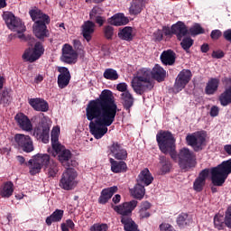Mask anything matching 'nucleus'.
Wrapping results in <instances>:
<instances>
[{
    "label": "nucleus",
    "mask_w": 231,
    "mask_h": 231,
    "mask_svg": "<svg viewBox=\"0 0 231 231\" xmlns=\"http://www.w3.org/2000/svg\"><path fill=\"white\" fill-rule=\"evenodd\" d=\"M154 178H152V175L151 174V171H149V169L143 170L137 179V183L139 185H146L149 186L151 183H152Z\"/></svg>",
    "instance_id": "obj_26"
},
{
    "label": "nucleus",
    "mask_w": 231,
    "mask_h": 231,
    "mask_svg": "<svg viewBox=\"0 0 231 231\" xmlns=\"http://www.w3.org/2000/svg\"><path fill=\"white\" fill-rule=\"evenodd\" d=\"M3 19L5 21V24H7V27L9 30H12V32H16L18 33L17 37L18 39H23L24 38V32H26V26H24V23L21 21V19L16 18L14 14L10 12H5L3 14Z\"/></svg>",
    "instance_id": "obj_7"
},
{
    "label": "nucleus",
    "mask_w": 231,
    "mask_h": 231,
    "mask_svg": "<svg viewBox=\"0 0 231 231\" xmlns=\"http://www.w3.org/2000/svg\"><path fill=\"white\" fill-rule=\"evenodd\" d=\"M116 89H117V91H121L122 93H125V92H127V84H125V83H119L116 86Z\"/></svg>",
    "instance_id": "obj_53"
},
{
    "label": "nucleus",
    "mask_w": 231,
    "mask_h": 231,
    "mask_svg": "<svg viewBox=\"0 0 231 231\" xmlns=\"http://www.w3.org/2000/svg\"><path fill=\"white\" fill-rule=\"evenodd\" d=\"M109 162L111 165V171L115 174L127 172V163H125V162H118V161H115V159L113 158H110Z\"/></svg>",
    "instance_id": "obj_25"
},
{
    "label": "nucleus",
    "mask_w": 231,
    "mask_h": 231,
    "mask_svg": "<svg viewBox=\"0 0 231 231\" xmlns=\"http://www.w3.org/2000/svg\"><path fill=\"white\" fill-rule=\"evenodd\" d=\"M120 199H122V197L118 194H116L113 199L112 201L116 205V203H120Z\"/></svg>",
    "instance_id": "obj_60"
},
{
    "label": "nucleus",
    "mask_w": 231,
    "mask_h": 231,
    "mask_svg": "<svg viewBox=\"0 0 231 231\" xmlns=\"http://www.w3.org/2000/svg\"><path fill=\"white\" fill-rule=\"evenodd\" d=\"M73 230L75 228V223H73V220L67 219L64 223L61 224V231H69Z\"/></svg>",
    "instance_id": "obj_42"
},
{
    "label": "nucleus",
    "mask_w": 231,
    "mask_h": 231,
    "mask_svg": "<svg viewBox=\"0 0 231 231\" xmlns=\"http://www.w3.org/2000/svg\"><path fill=\"white\" fill-rule=\"evenodd\" d=\"M109 23L114 26H124L129 23V19L124 14H117L109 19Z\"/></svg>",
    "instance_id": "obj_32"
},
{
    "label": "nucleus",
    "mask_w": 231,
    "mask_h": 231,
    "mask_svg": "<svg viewBox=\"0 0 231 231\" xmlns=\"http://www.w3.org/2000/svg\"><path fill=\"white\" fill-rule=\"evenodd\" d=\"M212 57L213 59H223V57H225V52H223L222 51H213Z\"/></svg>",
    "instance_id": "obj_54"
},
{
    "label": "nucleus",
    "mask_w": 231,
    "mask_h": 231,
    "mask_svg": "<svg viewBox=\"0 0 231 231\" xmlns=\"http://www.w3.org/2000/svg\"><path fill=\"white\" fill-rule=\"evenodd\" d=\"M190 79H192V72L189 69H182L175 80L174 92L180 93V91L185 89V86L190 82Z\"/></svg>",
    "instance_id": "obj_13"
},
{
    "label": "nucleus",
    "mask_w": 231,
    "mask_h": 231,
    "mask_svg": "<svg viewBox=\"0 0 231 231\" xmlns=\"http://www.w3.org/2000/svg\"><path fill=\"white\" fill-rule=\"evenodd\" d=\"M118 111V106L111 90L105 89L99 98L89 101L86 108V116L90 121V133L96 140H100L107 134V127L113 125Z\"/></svg>",
    "instance_id": "obj_1"
},
{
    "label": "nucleus",
    "mask_w": 231,
    "mask_h": 231,
    "mask_svg": "<svg viewBox=\"0 0 231 231\" xmlns=\"http://www.w3.org/2000/svg\"><path fill=\"white\" fill-rule=\"evenodd\" d=\"M201 51L202 53H207V51H208V44H203L201 46Z\"/></svg>",
    "instance_id": "obj_61"
},
{
    "label": "nucleus",
    "mask_w": 231,
    "mask_h": 231,
    "mask_svg": "<svg viewBox=\"0 0 231 231\" xmlns=\"http://www.w3.org/2000/svg\"><path fill=\"white\" fill-rule=\"evenodd\" d=\"M42 53H44V47H42V44L37 42L33 49L29 48L25 50L23 54V59L26 62H35V60L41 59Z\"/></svg>",
    "instance_id": "obj_14"
},
{
    "label": "nucleus",
    "mask_w": 231,
    "mask_h": 231,
    "mask_svg": "<svg viewBox=\"0 0 231 231\" xmlns=\"http://www.w3.org/2000/svg\"><path fill=\"white\" fill-rule=\"evenodd\" d=\"M173 160H179V164L181 169H190V167H194V152H190L188 148H182L179 154H176V159Z\"/></svg>",
    "instance_id": "obj_11"
},
{
    "label": "nucleus",
    "mask_w": 231,
    "mask_h": 231,
    "mask_svg": "<svg viewBox=\"0 0 231 231\" xmlns=\"http://www.w3.org/2000/svg\"><path fill=\"white\" fill-rule=\"evenodd\" d=\"M219 88V79H210L205 88L206 95H214L217 88Z\"/></svg>",
    "instance_id": "obj_31"
},
{
    "label": "nucleus",
    "mask_w": 231,
    "mask_h": 231,
    "mask_svg": "<svg viewBox=\"0 0 231 231\" xmlns=\"http://www.w3.org/2000/svg\"><path fill=\"white\" fill-rule=\"evenodd\" d=\"M157 143L163 154H169L172 160H176V139L169 131L161 130L156 134Z\"/></svg>",
    "instance_id": "obj_5"
},
{
    "label": "nucleus",
    "mask_w": 231,
    "mask_h": 231,
    "mask_svg": "<svg viewBox=\"0 0 231 231\" xmlns=\"http://www.w3.org/2000/svg\"><path fill=\"white\" fill-rule=\"evenodd\" d=\"M8 102H10V97L8 96V94H6V92H4L1 96L0 103L8 104Z\"/></svg>",
    "instance_id": "obj_52"
},
{
    "label": "nucleus",
    "mask_w": 231,
    "mask_h": 231,
    "mask_svg": "<svg viewBox=\"0 0 231 231\" xmlns=\"http://www.w3.org/2000/svg\"><path fill=\"white\" fill-rule=\"evenodd\" d=\"M116 192H118V187L116 186L104 189L101 191V195L98 199V203H100V205H106V203H107V201H109L110 199L113 198V194H115Z\"/></svg>",
    "instance_id": "obj_23"
},
{
    "label": "nucleus",
    "mask_w": 231,
    "mask_h": 231,
    "mask_svg": "<svg viewBox=\"0 0 231 231\" xmlns=\"http://www.w3.org/2000/svg\"><path fill=\"white\" fill-rule=\"evenodd\" d=\"M185 221H187V214H181L177 218V223L180 226H183V225H185Z\"/></svg>",
    "instance_id": "obj_51"
},
{
    "label": "nucleus",
    "mask_w": 231,
    "mask_h": 231,
    "mask_svg": "<svg viewBox=\"0 0 231 231\" xmlns=\"http://www.w3.org/2000/svg\"><path fill=\"white\" fill-rule=\"evenodd\" d=\"M62 217H64V210L56 209L50 217L46 218V224L50 226L51 223H59L62 221Z\"/></svg>",
    "instance_id": "obj_33"
},
{
    "label": "nucleus",
    "mask_w": 231,
    "mask_h": 231,
    "mask_svg": "<svg viewBox=\"0 0 231 231\" xmlns=\"http://www.w3.org/2000/svg\"><path fill=\"white\" fill-rule=\"evenodd\" d=\"M223 35V32L219 30H214L211 32L210 37L213 39V41H217Z\"/></svg>",
    "instance_id": "obj_50"
},
{
    "label": "nucleus",
    "mask_w": 231,
    "mask_h": 231,
    "mask_svg": "<svg viewBox=\"0 0 231 231\" xmlns=\"http://www.w3.org/2000/svg\"><path fill=\"white\" fill-rule=\"evenodd\" d=\"M58 71L60 73L58 76V86L60 89H64L71 80V74H69V70L66 67H59Z\"/></svg>",
    "instance_id": "obj_20"
},
{
    "label": "nucleus",
    "mask_w": 231,
    "mask_h": 231,
    "mask_svg": "<svg viewBox=\"0 0 231 231\" xmlns=\"http://www.w3.org/2000/svg\"><path fill=\"white\" fill-rule=\"evenodd\" d=\"M16 158H17V161L19 162V163H21V164L24 163V157L19 155Z\"/></svg>",
    "instance_id": "obj_63"
},
{
    "label": "nucleus",
    "mask_w": 231,
    "mask_h": 231,
    "mask_svg": "<svg viewBox=\"0 0 231 231\" xmlns=\"http://www.w3.org/2000/svg\"><path fill=\"white\" fill-rule=\"evenodd\" d=\"M41 123L34 128L33 136L37 140H42L43 143L50 142V125H48V117L44 116V114L39 116Z\"/></svg>",
    "instance_id": "obj_10"
},
{
    "label": "nucleus",
    "mask_w": 231,
    "mask_h": 231,
    "mask_svg": "<svg viewBox=\"0 0 231 231\" xmlns=\"http://www.w3.org/2000/svg\"><path fill=\"white\" fill-rule=\"evenodd\" d=\"M29 14L32 21L35 22L32 26L35 37L40 39V41H43V39L50 37V31L48 30V26H46V24H50L51 23L48 14L42 13L39 9L31 10Z\"/></svg>",
    "instance_id": "obj_3"
},
{
    "label": "nucleus",
    "mask_w": 231,
    "mask_h": 231,
    "mask_svg": "<svg viewBox=\"0 0 231 231\" xmlns=\"http://www.w3.org/2000/svg\"><path fill=\"white\" fill-rule=\"evenodd\" d=\"M115 32L112 26H106L104 28V34L106 39H113Z\"/></svg>",
    "instance_id": "obj_48"
},
{
    "label": "nucleus",
    "mask_w": 231,
    "mask_h": 231,
    "mask_svg": "<svg viewBox=\"0 0 231 231\" xmlns=\"http://www.w3.org/2000/svg\"><path fill=\"white\" fill-rule=\"evenodd\" d=\"M231 173V159L223 162L217 167L211 169V181L216 187H221L228 174Z\"/></svg>",
    "instance_id": "obj_6"
},
{
    "label": "nucleus",
    "mask_w": 231,
    "mask_h": 231,
    "mask_svg": "<svg viewBox=\"0 0 231 231\" xmlns=\"http://www.w3.org/2000/svg\"><path fill=\"white\" fill-rule=\"evenodd\" d=\"M223 35L226 41L231 42V29L225 31Z\"/></svg>",
    "instance_id": "obj_58"
},
{
    "label": "nucleus",
    "mask_w": 231,
    "mask_h": 231,
    "mask_svg": "<svg viewBox=\"0 0 231 231\" xmlns=\"http://www.w3.org/2000/svg\"><path fill=\"white\" fill-rule=\"evenodd\" d=\"M153 36L156 41H162V39H163V32H162V30H157L153 33Z\"/></svg>",
    "instance_id": "obj_55"
},
{
    "label": "nucleus",
    "mask_w": 231,
    "mask_h": 231,
    "mask_svg": "<svg viewBox=\"0 0 231 231\" xmlns=\"http://www.w3.org/2000/svg\"><path fill=\"white\" fill-rule=\"evenodd\" d=\"M14 120L22 131L26 133L33 131V125H32V121H30L26 115L19 113L14 116Z\"/></svg>",
    "instance_id": "obj_17"
},
{
    "label": "nucleus",
    "mask_w": 231,
    "mask_h": 231,
    "mask_svg": "<svg viewBox=\"0 0 231 231\" xmlns=\"http://www.w3.org/2000/svg\"><path fill=\"white\" fill-rule=\"evenodd\" d=\"M159 167L161 169L162 174H166V172H169V171H171V164L167 161H162L159 164Z\"/></svg>",
    "instance_id": "obj_44"
},
{
    "label": "nucleus",
    "mask_w": 231,
    "mask_h": 231,
    "mask_svg": "<svg viewBox=\"0 0 231 231\" xmlns=\"http://www.w3.org/2000/svg\"><path fill=\"white\" fill-rule=\"evenodd\" d=\"M6 6V0H0V8H5Z\"/></svg>",
    "instance_id": "obj_64"
},
{
    "label": "nucleus",
    "mask_w": 231,
    "mask_h": 231,
    "mask_svg": "<svg viewBox=\"0 0 231 231\" xmlns=\"http://www.w3.org/2000/svg\"><path fill=\"white\" fill-rule=\"evenodd\" d=\"M149 208H151V203L144 201L141 204L139 209V217L141 219H145L151 217V213H149Z\"/></svg>",
    "instance_id": "obj_37"
},
{
    "label": "nucleus",
    "mask_w": 231,
    "mask_h": 231,
    "mask_svg": "<svg viewBox=\"0 0 231 231\" xmlns=\"http://www.w3.org/2000/svg\"><path fill=\"white\" fill-rule=\"evenodd\" d=\"M45 172L48 174L49 178H55L57 176V172H59V166L57 162L51 161L45 166Z\"/></svg>",
    "instance_id": "obj_36"
},
{
    "label": "nucleus",
    "mask_w": 231,
    "mask_h": 231,
    "mask_svg": "<svg viewBox=\"0 0 231 231\" xmlns=\"http://www.w3.org/2000/svg\"><path fill=\"white\" fill-rule=\"evenodd\" d=\"M94 32H95V23L91 21L85 22L84 24L82 25V34L84 39H86L88 42L91 41V35H93Z\"/></svg>",
    "instance_id": "obj_27"
},
{
    "label": "nucleus",
    "mask_w": 231,
    "mask_h": 231,
    "mask_svg": "<svg viewBox=\"0 0 231 231\" xmlns=\"http://www.w3.org/2000/svg\"><path fill=\"white\" fill-rule=\"evenodd\" d=\"M103 12L104 11L102 10V8L96 6L91 10L89 14L91 21H96V23L99 24V26H103L104 22L106 21L102 16H100L102 15Z\"/></svg>",
    "instance_id": "obj_29"
},
{
    "label": "nucleus",
    "mask_w": 231,
    "mask_h": 231,
    "mask_svg": "<svg viewBox=\"0 0 231 231\" xmlns=\"http://www.w3.org/2000/svg\"><path fill=\"white\" fill-rule=\"evenodd\" d=\"M161 60L166 66H172L176 62V53L171 50L164 51L161 55Z\"/></svg>",
    "instance_id": "obj_30"
},
{
    "label": "nucleus",
    "mask_w": 231,
    "mask_h": 231,
    "mask_svg": "<svg viewBox=\"0 0 231 231\" xmlns=\"http://www.w3.org/2000/svg\"><path fill=\"white\" fill-rule=\"evenodd\" d=\"M208 174L210 171L208 170H203L199 174V177L195 180L193 183V189L196 192H201L203 190V187H205V183L207 179L208 178Z\"/></svg>",
    "instance_id": "obj_22"
},
{
    "label": "nucleus",
    "mask_w": 231,
    "mask_h": 231,
    "mask_svg": "<svg viewBox=\"0 0 231 231\" xmlns=\"http://www.w3.org/2000/svg\"><path fill=\"white\" fill-rule=\"evenodd\" d=\"M73 46H74L76 51H78V53H80V55L84 56V53H85L84 46L82 45L80 41L73 40Z\"/></svg>",
    "instance_id": "obj_43"
},
{
    "label": "nucleus",
    "mask_w": 231,
    "mask_h": 231,
    "mask_svg": "<svg viewBox=\"0 0 231 231\" xmlns=\"http://www.w3.org/2000/svg\"><path fill=\"white\" fill-rule=\"evenodd\" d=\"M109 154L116 160H127V150L121 146L118 143H114L109 147Z\"/></svg>",
    "instance_id": "obj_19"
},
{
    "label": "nucleus",
    "mask_w": 231,
    "mask_h": 231,
    "mask_svg": "<svg viewBox=\"0 0 231 231\" xmlns=\"http://www.w3.org/2000/svg\"><path fill=\"white\" fill-rule=\"evenodd\" d=\"M131 194L136 199H143V197L145 196V187L137 182L134 188L131 189Z\"/></svg>",
    "instance_id": "obj_35"
},
{
    "label": "nucleus",
    "mask_w": 231,
    "mask_h": 231,
    "mask_svg": "<svg viewBox=\"0 0 231 231\" xmlns=\"http://www.w3.org/2000/svg\"><path fill=\"white\" fill-rule=\"evenodd\" d=\"M132 88L137 95H143L145 91L152 89L154 88V80L152 79L151 69H140L132 80Z\"/></svg>",
    "instance_id": "obj_4"
},
{
    "label": "nucleus",
    "mask_w": 231,
    "mask_h": 231,
    "mask_svg": "<svg viewBox=\"0 0 231 231\" xmlns=\"http://www.w3.org/2000/svg\"><path fill=\"white\" fill-rule=\"evenodd\" d=\"M189 32L191 35H199V33H203V28H201V25L196 23L189 29Z\"/></svg>",
    "instance_id": "obj_46"
},
{
    "label": "nucleus",
    "mask_w": 231,
    "mask_h": 231,
    "mask_svg": "<svg viewBox=\"0 0 231 231\" xmlns=\"http://www.w3.org/2000/svg\"><path fill=\"white\" fill-rule=\"evenodd\" d=\"M186 142L194 151H201L203 145H205V134L199 132L189 134L186 137Z\"/></svg>",
    "instance_id": "obj_16"
},
{
    "label": "nucleus",
    "mask_w": 231,
    "mask_h": 231,
    "mask_svg": "<svg viewBox=\"0 0 231 231\" xmlns=\"http://www.w3.org/2000/svg\"><path fill=\"white\" fill-rule=\"evenodd\" d=\"M60 135V127L54 126L51 133V148L48 149L49 154L54 158L58 156L59 162L64 167H69V161L71 160V152L59 142V136Z\"/></svg>",
    "instance_id": "obj_2"
},
{
    "label": "nucleus",
    "mask_w": 231,
    "mask_h": 231,
    "mask_svg": "<svg viewBox=\"0 0 231 231\" xmlns=\"http://www.w3.org/2000/svg\"><path fill=\"white\" fill-rule=\"evenodd\" d=\"M224 151L226 152V154L231 156V144H226L224 146Z\"/></svg>",
    "instance_id": "obj_59"
},
{
    "label": "nucleus",
    "mask_w": 231,
    "mask_h": 231,
    "mask_svg": "<svg viewBox=\"0 0 231 231\" xmlns=\"http://www.w3.org/2000/svg\"><path fill=\"white\" fill-rule=\"evenodd\" d=\"M50 155L44 153H38L32 157L29 161V169H30V174L32 176H35V174H39L41 172V169L45 167L51 162Z\"/></svg>",
    "instance_id": "obj_9"
},
{
    "label": "nucleus",
    "mask_w": 231,
    "mask_h": 231,
    "mask_svg": "<svg viewBox=\"0 0 231 231\" xmlns=\"http://www.w3.org/2000/svg\"><path fill=\"white\" fill-rule=\"evenodd\" d=\"M214 224L216 228H217L218 230H221V228H223V226L221 225V222L219 221V217L217 216L214 217Z\"/></svg>",
    "instance_id": "obj_57"
},
{
    "label": "nucleus",
    "mask_w": 231,
    "mask_h": 231,
    "mask_svg": "<svg viewBox=\"0 0 231 231\" xmlns=\"http://www.w3.org/2000/svg\"><path fill=\"white\" fill-rule=\"evenodd\" d=\"M29 105L34 109V111H42L46 113L50 108L48 102L42 98H29L28 99Z\"/></svg>",
    "instance_id": "obj_21"
},
{
    "label": "nucleus",
    "mask_w": 231,
    "mask_h": 231,
    "mask_svg": "<svg viewBox=\"0 0 231 231\" xmlns=\"http://www.w3.org/2000/svg\"><path fill=\"white\" fill-rule=\"evenodd\" d=\"M43 79H44V78H42V76L39 75V76H37V77L35 78L34 82H35L36 84H39L40 82H42Z\"/></svg>",
    "instance_id": "obj_62"
},
{
    "label": "nucleus",
    "mask_w": 231,
    "mask_h": 231,
    "mask_svg": "<svg viewBox=\"0 0 231 231\" xmlns=\"http://www.w3.org/2000/svg\"><path fill=\"white\" fill-rule=\"evenodd\" d=\"M14 182L6 181L0 186V196L5 199L14 196Z\"/></svg>",
    "instance_id": "obj_24"
},
{
    "label": "nucleus",
    "mask_w": 231,
    "mask_h": 231,
    "mask_svg": "<svg viewBox=\"0 0 231 231\" xmlns=\"http://www.w3.org/2000/svg\"><path fill=\"white\" fill-rule=\"evenodd\" d=\"M118 37L119 39H122V41H133V37H134L133 27L126 26L123 28L119 31Z\"/></svg>",
    "instance_id": "obj_34"
},
{
    "label": "nucleus",
    "mask_w": 231,
    "mask_h": 231,
    "mask_svg": "<svg viewBox=\"0 0 231 231\" xmlns=\"http://www.w3.org/2000/svg\"><path fill=\"white\" fill-rule=\"evenodd\" d=\"M171 33H174V35H177V39H179V41H181L183 37L189 33V29H187V25H185L183 22H178L171 26ZM171 32H165L166 35H171Z\"/></svg>",
    "instance_id": "obj_18"
},
{
    "label": "nucleus",
    "mask_w": 231,
    "mask_h": 231,
    "mask_svg": "<svg viewBox=\"0 0 231 231\" xmlns=\"http://www.w3.org/2000/svg\"><path fill=\"white\" fill-rule=\"evenodd\" d=\"M90 231H107L109 230V226L104 223H96L90 226Z\"/></svg>",
    "instance_id": "obj_41"
},
{
    "label": "nucleus",
    "mask_w": 231,
    "mask_h": 231,
    "mask_svg": "<svg viewBox=\"0 0 231 231\" xmlns=\"http://www.w3.org/2000/svg\"><path fill=\"white\" fill-rule=\"evenodd\" d=\"M180 44L183 50H189L190 47L194 44V41H192L190 38H184Z\"/></svg>",
    "instance_id": "obj_45"
},
{
    "label": "nucleus",
    "mask_w": 231,
    "mask_h": 231,
    "mask_svg": "<svg viewBox=\"0 0 231 231\" xmlns=\"http://www.w3.org/2000/svg\"><path fill=\"white\" fill-rule=\"evenodd\" d=\"M151 71L152 80H157V82H163L167 77V72L160 65H155Z\"/></svg>",
    "instance_id": "obj_28"
},
{
    "label": "nucleus",
    "mask_w": 231,
    "mask_h": 231,
    "mask_svg": "<svg viewBox=\"0 0 231 231\" xmlns=\"http://www.w3.org/2000/svg\"><path fill=\"white\" fill-rule=\"evenodd\" d=\"M14 142L23 152H33V140L30 135L23 134H16L14 135Z\"/></svg>",
    "instance_id": "obj_12"
},
{
    "label": "nucleus",
    "mask_w": 231,
    "mask_h": 231,
    "mask_svg": "<svg viewBox=\"0 0 231 231\" xmlns=\"http://www.w3.org/2000/svg\"><path fill=\"white\" fill-rule=\"evenodd\" d=\"M161 231H176L171 224L162 223L160 225Z\"/></svg>",
    "instance_id": "obj_49"
},
{
    "label": "nucleus",
    "mask_w": 231,
    "mask_h": 231,
    "mask_svg": "<svg viewBox=\"0 0 231 231\" xmlns=\"http://www.w3.org/2000/svg\"><path fill=\"white\" fill-rule=\"evenodd\" d=\"M129 12L131 15H138L142 12V1L140 0H133L131 6L129 8Z\"/></svg>",
    "instance_id": "obj_38"
},
{
    "label": "nucleus",
    "mask_w": 231,
    "mask_h": 231,
    "mask_svg": "<svg viewBox=\"0 0 231 231\" xmlns=\"http://www.w3.org/2000/svg\"><path fill=\"white\" fill-rule=\"evenodd\" d=\"M79 174L77 171L73 168L67 169L61 175V179L60 180V187L63 189V190H73L75 187L79 184L77 181V177Z\"/></svg>",
    "instance_id": "obj_8"
},
{
    "label": "nucleus",
    "mask_w": 231,
    "mask_h": 231,
    "mask_svg": "<svg viewBox=\"0 0 231 231\" xmlns=\"http://www.w3.org/2000/svg\"><path fill=\"white\" fill-rule=\"evenodd\" d=\"M79 60V52L73 49V47L68 43L64 44L62 47V62L66 64H76Z\"/></svg>",
    "instance_id": "obj_15"
},
{
    "label": "nucleus",
    "mask_w": 231,
    "mask_h": 231,
    "mask_svg": "<svg viewBox=\"0 0 231 231\" xmlns=\"http://www.w3.org/2000/svg\"><path fill=\"white\" fill-rule=\"evenodd\" d=\"M121 97L124 100L125 107L126 109H130L131 107H133V104H134V98H133V95H131V93L124 92Z\"/></svg>",
    "instance_id": "obj_39"
},
{
    "label": "nucleus",
    "mask_w": 231,
    "mask_h": 231,
    "mask_svg": "<svg viewBox=\"0 0 231 231\" xmlns=\"http://www.w3.org/2000/svg\"><path fill=\"white\" fill-rule=\"evenodd\" d=\"M219 115V107L214 106L210 109V116H217Z\"/></svg>",
    "instance_id": "obj_56"
},
{
    "label": "nucleus",
    "mask_w": 231,
    "mask_h": 231,
    "mask_svg": "<svg viewBox=\"0 0 231 231\" xmlns=\"http://www.w3.org/2000/svg\"><path fill=\"white\" fill-rule=\"evenodd\" d=\"M225 225L227 228H231V207H229L225 215Z\"/></svg>",
    "instance_id": "obj_47"
},
{
    "label": "nucleus",
    "mask_w": 231,
    "mask_h": 231,
    "mask_svg": "<svg viewBox=\"0 0 231 231\" xmlns=\"http://www.w3.org/2000/svg\"><path fill=\"white\" fill-rule=\"evenodd\" d=\"M106 80H118V72L113 69H106L103 74Z\"/></svg>",
    "instance_id": "obj_40"
}]
</instances>
